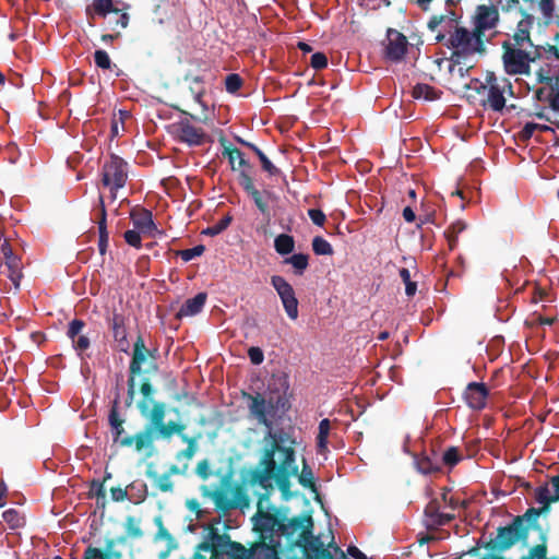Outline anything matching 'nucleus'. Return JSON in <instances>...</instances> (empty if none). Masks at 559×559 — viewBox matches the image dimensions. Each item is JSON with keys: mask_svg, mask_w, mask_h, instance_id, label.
Returning a JSON list of instances; mask_svg holds the SVG:
<instances>
[{"mask_svg": "<svg viewBox=\"0 0 559 559\" xmlns=\"http://www.w3.org/2000/svg\"><path fill=\"white\" fill-rule=\"evenodd\" d=\"M466 229V224L462 221L452 223L444 231V236L448 240L450 250H454L457 246L459 235Z\"/></svg>", "mask_w": 559, "mask_h": 559, "instance_id": "obj_38", "label": "nucleus"}, {"mask_svg": "<svg viewBox=\"0 0 559 559\" xmlns=\"http://www.w3.org/2000/svg\"><path fill=\"white\" fill-rule=\"evenodd\" d=\"M84 326L85 322L81 319H74L68 325L67 336L72 341V346L79 354L91 346L90 338L81 334Z\"/></svg>", "mask_w": 559, "mask_h": 559, "instance_id": "obj_24", "label": "nucleus"}, {"mask_svg": "<svg viewBox=\"0 0 559 559\" xmlns=\"http://www.w3.org/2000/svg\"><path fill=\"white\" fill-rule=\"evenodd\" d=\"M407 48L408 41L406 36L394 28H389L383 50L384 59L394 63L401 62L407 52Z\"/></svg>", "mask_w": 559, "mask_h": 559, "instance_id": "obj_17", "label": "nucleus"}, {"mask_svg": "<svg viewBox=\"0 0 559 559\" xmlns=\"http://www.w3.org/2000/svg\"><path fill=\"white\" fill-rule=\"evenodd\" d=\"M186 428V424L181 421L169 420L160 427L159 431L156 433V439L170 440L174 435H177L181 440L182 438H189L190 436L185 432Z\"/></svg>", "mask_w": 559, "mask_h": 559, "instance_id": "obj_29", "label": "nucleus"}, {"mask_svg": "<svg viewBox=\"0 0 559 559\" xmlns=\"http://www.w3.org/2000/svg\"><path fill=\"white\" fill-rule=\"evenodd\" d=\"M102 185L109 189L112 201L117 199V192L122 189L128 180V163L116 154L105 159L100 170Z\"/></svg>", "mask_w": 559, "mask_h": 559, "instance_id": "obj_11", "label": "nucleus"}, {"mask_svg": "<svg viewBox=\"0 0 559 559\" xmlns=\"http://www.w3.org/2000/svg\"><path fill=\"white\" fill-rule=\"evenodd\" d=\"M2 519L11 528H19L25 524V519L15 509H8L2 513Z\"/></svg>", "mask_w": 559, "mask_h": 559, "instance_id": "obj_45", "label": "nucleus"}, {"mask_svg": "<svg viewBox=\"0 0 559 559\" xmlns=\"http://www.w3.org/2000/svg\"><path fill=\"white\" fill-rule=\"evenodd\" d=\"M120 408V402H119V395L116 396V399L111 402V406L108 414V424L110 427L112 441L114 443L119 444L123 448H130L131 445L124 444L126 437H122L124 433V418L119 413Z\"/></svg>", "mask_w": 559, "mask_h": 559, "instance_id": "obj_21", "label": "nucleus"}, {"mask_svg": "<svg viewBox=\"0 0 559 559\" xmlns=\"http://www.w3.org/2000/svg\"><path fill=\"white\" fill-rule=\"evenodd\" d=\"M126 323V317L117 311H114L112 316L108 318V326L111 331L114 341L116 343V348L122 353H128L130 349Z\"/></svg>", "mask_w": 559, "mask_h": 559, "instance_id": "obj_19", "label": "nucleus"}, {"mask_svg": "<svg viewBox=\"0 0 559 559\" xmlns=\"http://www.w3.org/2000/svg\"><path fill=\"white\" fill-rule=\"evenodd\" d=\"M308 216L310 217L312 223L317 226H323L326 221L325 214L319 209L308 210Z\"/></svg>", "mask_w": 559, "mask_h": 559, "instance_id": "obj_63", "label": "nucleus"}, {"mask_svg": "<svg viewBox=\"0 0 559 559\" xmlns=\"http://www.w3.org/2000/svg\"><path fill=\"white\" fill-rule=\"evenodd\" d=\"M204 251L205 247L203 245H198L190 249L178 250L176 254L179 255L185 262H189L194 258L202 255Z\"/></svg>", "mask_w": 559, "mask_h": 559, "instance_id": "obj_50", "label": "nucleus"}, {"mask_svg": "<svg viewBox=\"0 0 559 559\" xmlns=\"http://www.w3.org/2000/svg\"><path fill=\"white\" fill-rule=\"evenodd\" d=\"M534 498L540 504H550L552 502H556L554 500V496H550V493H549L547 484L539 486L535 489Z\"/></svg>", "mask_w": 559, "mask_h": 559, "instance_id": "obj_53", "label": "nucleus"}, {"mask_svg": "<svg viewBox=\"0 0 559 559\" xmlns=\"http://www.w3.org/2000/svg\"><path fill=\"white\" fill-rule=\"evenodd\" d=\"M310 66L316 70H322L328 66V58L323 52H316L311 56Z\"/></svg>", "mask_w": 559, "mask_h": 559, "instance_id": "obj_61", "label": "nucleus"}, {"mask_svg": "<svg viewBox=\"0 0 559 559\" xmlns=\"http://www.w3.org/2000/svg\"><path fill=\"white\" fill-rule=\"evenodd\" d=\"M400 277L402 278L403 283L405 284V293L408 297H412L415 295L417 290V284L413 281H411V273L407 269L403 267L400 270Z\"/></svg>", "mask_w": 559, "mask_h": 559, "instance_id": "obj_54", "label": "nucleus"}, {"mask_svg": "<svg viewBox=\"0 0 559 559\" xmlns=\"http://www.w3.org/2000/svg\"><path fill=\"white\" fill-rule=\"evenodd\" d=\"M119 14V9L114 5V0H94L85 9L88 23L92 25L95 16L106 17L108 14Z\"/></svg>", "mask_w": 559, "mask_h": 559, "instance_id": "obj_25", "label": "nucleus"}, {"mask_svg": "<svg viewBox=\"0 0 559 559\" xmlns=\"http://www.w3.org/2000/svg\"><path fill=\"white\" fill-rule=\"evenodd\" d=\"M243 84V80L241 76L237 73H230L225 79V88L228 93H236L238 92Z\"/></svg>", "mask_w": 559, "mask_h": 559, "instance_id": "obj_51", "label": "nucleus"}, {"mask_svg": "<svg viewBox=\"0 0 559 559\" xmlns=\"http://www.w3.org/2000/svg\"><path fill=\"white\" fill-rule=\"evenodd\" d=\"M540 543L533 546L528 554L521 557L520 559H546V555L548 552L547 548V534L546 532H542L539 535Z\"/></svg>", "mask_w": 559, "mask_h": 559, "instance_id": "obj_37", "label": "nucleus"}, {"mask_svg": "<svg viewBox=\"0 0 559 559\" xmlns=\"http://www.w3.org/2000/svg\"><path fill=\"white\" fill-rule=\"evenodd\" d=\"M233 221V217L227 214L223 218H221L217 223L213 224L212 226H209L206 229L203 230L204 235L207 236H217L221 233H223L225 229L228 228Z\"/></svg>", "mask_w": 559, "mask_h": 559, "instance_id": "obj_47", "label": "nucleus"}, {"mask_svg": "<svg viewBox=\"0 0 559 559\" xmlns=\"http://www.w3.org/2000/svg\"><path fill=\"white\" fill-rule=\"evenodd\" d=\"M135 487H136V481L131 483L126 488H122V487L110 488L111 500L115 502L123 501L124 499L128 498V489L130 488L131 490H133Z\"/></svg>", "mask_w": 559, "mask_h": 559, "instance_id": "obj_55", "label": "nucleus"}, {"mask_svg": "<svg viewBox=\"0 0 559 559\" xmlns=\"http://www.w3.org/2000/svg\"><path fill=\"white\" fill-rule=\"evenodd\" d=\"M536 129H540L543 131L549 130V128L547 126H539L534 122H527V123H525V126L523 127V129L521 131V138L525 139V140L532 138V135L534 134V131Z\"/></svg>", "mask_w": 559, "mask_h": 559, "instance_id": "obj_62", "label": "nucleus"}, {"mask_svg": "<svg viewBox=\"0 0 559 559\" xmlns=\"http://www.w3.org/2000/svg\"><path fill=\"white\" fill-rule=\"evenodd\" d=\"M195 474L203 480H206L211 476L212 472L209 460L204 459L198 463Z\"/></svg>", "mask_w": 559, "mask_h": 559, "instance_id": "obj_60", "label": "nucleus"}, {"mask_svg": "<svg viewBox=\"0 0 559 559\" xmlns=\"http://www.w3.org/2000/svg\"><path fill=\"white\" fill-rule=\"evenodd\" d=\"M204 497L213 500L216 510L226 514L230 510L243 508L249 504V498L241 486L236 485L233 487L231 473L223 476L221 480V488L210 490L206 486L202 487Z\"/></svg>", "mask_w": 559, "mask_h": 559, "instance_id": "obj_6", "label": "nucleus"}, {"mask_svg": "<svg viewBox=\"0 0 559 559\" xmlns=\"http://www.w3.org/2000/svg\"><path fill=\"white\" fill-rule=\"evenodd\" d=\"M206 298V293H199L193 298L187 299L185 304L180 307L177 316L181 318L198 314L203 309Z\"/></svg>", "mask_w": 559, "mask_h": 559, "instance_id": "obj_27", "label": "nucleus"}, {"mask_svg": "<svg viewBox=\"0 0 559 559\" xmlns=\"http://www.w3.org/2000/svg\"><path fill=\"white\" fill-rule=\"evenodd\" d=\"M185 80L191 82V84L189 86L190 93L192 94L194 102L201 106L202 112L199 116H193V115L189 114L188 111L180 109L178 106H173V107L175 109L181 111L183 115L190 116L194 120L206 122L209 120V116H207L209 106L203 100V96L205 95V86H204L203 78L200 75L192 76V75L187 74L185 76Z\"/></svg>", "mask_w": 559, "mask_h": 559, "instance_id": "obj_18", "label": "nucleus"}, {"mask_svg": "<svg viewBox=\"0 0 559 559\" xmlns=\"http://www.w3.org/2000/svg\"><path fill=\"white\" fill-rule=\"evenodd\" d=\"M528 534L530 525L524 522L521 515H516L510 524L498 527L496 538L490 539L485 548L492 552H503L518 542L526 544Z\"/></svg>", "mask_w": 559, "mask_h": 559, "instance_id": "obj_9", "label": "nucleus"}, {"mask_svg": "<svg viewBox=\"0 0 559 559\" xmlns=\"http://www.w3.org/2000/svg\"><path fill=\"white\" fill-rule=\"evenodd\" d=\"M271 443L263 451L259 464L251 473V483L258 484L263 489H272V480H275L284 499L288 500L290 491V477L298 475V466L295 463V440L284 431L270 432Z\"/></svg>", "mask_w": 559, "mask_h": 559, "instance_id": "obj_2", "label": "nucleus"}, {"mask_svg": "<svg viewBox=\"0 0 559 559\" xmlns=\"http://www.w3.org/2000/svg\"><path fill=\"white\" fill-rule=\"evenodd\" d=\"M311 245L317 255H332L334 253L331 243L321 236H316Z\"/></svg>", "mask_w": 559, "mask_h": 559, "instance_id": "obj_42", "label": "nucleus"}, {"mask_svg": "<svg viewBox=\"0 0 559 559\" xmlns=\"http://www.w3.org/2000/svg\"><path fill=\"white\" fill-rule=\"evenodd\" d=\"M141 520L129 515L126 519L124 528L128 537L140 538L143 536V531L140 527Z\"/></svg>", "mask_w": 559, "mask_h": 559, "instance_id": "obj_44", "label": "nucleus"}, {"mask_svg": "<svg viewBox=\"0 0 559 559\" xmlns=\"http://www.w3.org/2000/svg\"><path fill=\"white\" fill-rule=\"evenodd\" d=\"M472 84L478 95L485 96L480 99V105L496 112H502L506 108L504 93L514 95L511 81L506 76H498L493 71L486 72L484 82L474 79Z\"/></svg>", "mask_w": 559, "mask_h": 559, "instance_id": "obj_5", "label": "nucleus"}, {"mask_svg": "<svg viewBox=\"0 0 559 559\" xmlns=\"http://www.w3.org/2000/svg\"><path fill=\"white\" fill-rule=\"evenodd\" d=\"M275 251L281 255H287L295 249L294 237L287 234H280L274 239Z\"/></svg>", "mask_w": 559, "mask_h": 559, "instance_id": "obj_36", "label": "nucleus"}, {"mask_svg": "<svg viewBox=\"0 0 559 559\" xmlns=\"http://www.w3.org/2000/svg\"><path fill=\"white\" fill-rule=\"evenodd\" d=\"M521 15H522V17L516 23V27H515L513 34L510 35L509 38L503 40L502 43H509L511 47L527 48V49L539 48V50H540L542 47L535 46L531 38V31L533 28L536 17L532 13H528L522 9H521Z\"/></svg>", "mask_w": 559, "mask_h": 559, "instance_id": "obj_13", "label": "nucleus"}, {"mask_svg": "<svg viewBox=\"0 0 559 559\" xmlns=\"http://www.w3.org/2000/svg\"><path fill=\"white\" fill-rule=\"evenodd\" d=\"M425 515L428 519L429 525L436 526V521L440 519V507L437 500H431L425 508Z\"/></svg>", "mask_w": 559, "mask_h": 559, "instance_id": "obj_49", "label": "nucleus"}, {"mask_svg": "<svg viewBox=\"0 0 559 559\" xmlns=\"http://www.w3.org/2000/svg\"><path fill=\"white\" fill-rule=\"evenodd\" d=\"M94 62L102 70H110L112 64L109 55L103 49L94 52Z\"/></svg>", "mask_w": 559, "mask_h": 559, "instance_id": "obj_52", "label": "nucleus"}, {"mask_svg": "<svg viewBox=\"0 0 559 559\" xmlns=\"http://www.w3.org/2000/svg\"><path fill=\"white\" fill-rule=\"evenodd\" d=\"M153 407L147 414L148 424L144 429L134 436H126L124 444L134 445V449L140 452L144 448L152 447L156 439V433L160 427L165 425L166 405L163 402H152Z\"/></svg>", "mask_w": 559, "mask_h": 559, "instance_id": "obj_10", "label": "nucleus"}, {"mask_svg": "<svg viewBox=\"0 0 559 559\" xmlns=\"http://www.w3.org/2000/svg\"><path fill=\"white\" fill-rule=\"evenodd\" d=\"M549 510L550 504H543L540 508H528L521 516L524 522L530 525V530H536L542 534L544 531L538 523V519L542 514L549 512Z\"/></svg>", "mask_w": 559, "mask_h": 559, "instance_id": "obj_30", "label": "nucleus"}, {"mask_svg": "<svg viewBox=\"0 0 559 559\" xmlns=\"http://www.w3.org/2000/svg\"><path fill=\"white\" fill-rule=\"evenodd\" d=\"M140 392L142 393L143 399L138 403V409L142 416H147L148 406L153 402L152 395L154 393L153 385L147 378L143 379Z\"/></svg>", "mask_w": 559, "mask_h": 559, "instance_id": "obj_32", "label": "nucleus"}, {"mask_svg": "<svg viewBox=\"0 0 559 559\" xmlns=\"http://www.w3.org/2000/svg\"><path fill=\"white\" fill-rule=\"evenodd\" d=\"M271 285L276 290L287 317L296 320L299 314V302L293 286L281 275L271 276Z\"/></svg>", "mask_w": 559, "mask_h": 559, "instance_id": "obj_14", "label": "nucleus"}, {"mask_svg": "<svg viewBox=\"0 0 559 559\" xmlns=\"http://www.w3.org/2000/svg\"><path fill=\"white\" fill-rule=\"evenodd\" d=\"M450 29L445 46L451 50L450 61L455 64L466 63L475 55L487 53L488 39H484L474 28L449 21Z\"/></svg>", "mask_w": 559, "mask_h": 559, "instance_id": "obj_3", "label": "nucleus"}, {"mask_svg": "<svg viewBox=\"0 0 559 559\" xmlns=\"http://www.w3.org/2000/svg\"><path fill=\"white\" fill-rule=\"evenodd\" d=\"M175 139L189 146H200L205 143L207 134L202 128L194 127L188 119L180 120L171 126Z\"/></svg>", "mask_w": 559, "mask_h": 559, "instance_id": "obj_16", "label": "nucleus"}, {"mask_svg": "<svg viewBox=\"0 0 559 559\" xmlns=\"http://www.w3.org/2000/svg\"><path fill=\"white\" fill-rule=\"evenodd\" d=\"M237 141L250 148L259 158L261 163L262 169L267 173L270 176H277L281 174V169L277 168L269 158L267 156L253 143L247 142L240 138H237Z\"/></svg>", "mask_w": 559, "mask_h": 559, "instance_id": "obj_28", "label": "nucleus"}, {"mask_svg": "<svg viewBox=\"0 0 559 559\" xmlns=\"http://www.w3.org/2000/svg\"><path fill=\"white\" fill-rule=\"evenodd\" d=\"M284 263L292 264L296 275H302L309 265V255L305 253H295L284 260Z\"/></svg>", "mask_w": 559, "mask_h": 559, "instance_id": "obj_39", "label": "nucleus"}, {"mask_svg": "<svg viewBox=\"0 0 559 559\" xmlns=\"http://www.w3.org/2000/svg\"><path fill=\"white\" fill-rule=\"evenodd\" d=\"M106 493L104 481L93 479L90 484V497L103 499Z\"/></svg>", "mask_w": 559, "mask_h": 559, "instance_id": "obj_59", "label": "nucleus"}, {"mask_svg": "<svg viewBox=\"0 0 559 559\" xmlns=\"http://www.w3.org/2000/svg\"><path fill=\"white\" fill-rule=\"evenodd\" d=\"M130 218L135 229L142 234L152 235L153 231L157 230L156 225L153 221V214L150 210L135 206L130 212Z\"/></svg>", "mask_w": 559, "mask_h": 559, "instance_id": "obj_23", "label": "nucleus"}, {"mask_svg": "<svg viewBox=\"0 0 559 559\" xmlns=\"http://www.w3.org/2000/svg\"><path fill=\"white\" fill-rule=\"evenodd\" d=\"M248 357L253 365H261L264 360V354L260 347L252 346L248 349Z\"/></svg>", "mask_w": 559, "mask_h": 559, "instance_id": "obj_64", "label": "nucleus"}, {"mask_svg": "<svg viewBox=\"0 0 559 559\" xmlns=\"http://www.w3.org/2000/svg\"><path fill=\"white\" fill-rule=\"evenodd\" d=\"M442 92L437 90L436 87L426 84V83H417L412 91V96L415 99H425V100H437L441 97Z\"/></svg>", "mask_w": 559, "mask_h": 559, "instance_id": "obj_31", "label": "nucleus"}, {"mask_svg": "<svg viewBox=\"0 0 559 559\" xmlns=\"http://www.w3.org/2000/svg\"><path fill=\"white\" fill-rule=\"evenodd\" d=\"M2 252L5 257V264L14 273L15 269H17V259L13 255L12 249L9 243L2 245Z\"/></svg>", "mask_w": 559, "mask_h": 559, "instance_id": "obj_58", "label": "nucleus"}, {"mask_svg": "<svg viewBox=\"0 0 559 559\" xmlns=\"http://www.w3.org/2000/svg\"><path fill=\"white\" fill-rule=\"evenodd\" d=\"M140 234L141 231L138 229H129L123 234V238L129 246L140 249L142 246V238Z\"/></svg>", "mask_w": 559, "mask_h": 559, "instance_id": "obj_57", "label": "nucleus"}, {"mask_svg": "<svg viewBox=\"0 0 559 559\" xmlns=\"http://www.w3.org/2000/svg\"><path fill=\"white\" fill-rule=\"evenodd\" d=\"M297 476H298L299 484L302 487L308 488L312 492H314L317 495L316 499L320 501V497L318 495V490H317V486H316V481H314L313 472H312L311 467L306 463V461H304L301 472H300V474L298 473Z\"/></svg>", "mask_w": 559, "mask_h": 559, "instance_id": "obj_33", "label": "nucleus"}, {"mask_svg": "<svg viewBox=\"0 0 559 559\" xmlns=\"http://www.w3.org/2000/svg\"><path fill=\"white\" fill-rule=\"evenodd\" d=\"M157 349L150 350L146 348L144 340L139 335L133 344L132 358L129 365V379H128V397L126 400V406L130 407L135 393V376L141 374L142 366L148 362L146 372H156L158 365L156 362Z\"/></svg>", "mask_w": 559, "mask_h": 559, "instance_id": "obj_7", "label": "nucleus"}, {"mask_svg": "<svg viewBox=\"0 0 559 559\" xmlns=\"http://www.w3.org/2000/svg\"><path fill=\"white\" fill-rule=\"evenodd\" d=\"M130 16L127 12L119 10V14L108 20V26L111 31H120L128 26Z\"/></svg>", "mask_w": 559, "mask_h": 559, "instance_id": "obj_48", "label": "nucleus"}, {"mask_svg": "<svg viewBox=\"0 0 559 559\" xmlns=\"http://www.w3.org/2000/svg\"><path fill=\"white\" fill-rule=\"evenodd\" d=\"M219 519L207 526V534L198 545L199 550L212 552L211 559H250L251 547L246 548L238 542H233L226 533L221 534L216 525Z\"/></svg>", "mask_w": 559, "mask_h": 559, "instance_id": "obj_4", "label": "nucleus"}, {"mask_svg": "<svg viewBox=\"0 0 559 559\" xmlns=\"http://www.w3.org/2000/svg\"><path fill=\"white\" fill-rule=\"evenodd\" d=\"M501 49V61L508 75H530L531 64L542 57L539 48L511 47L509 43H502Z\"/></svg>", "mask_w": 559, "mask_h": 559, "instance_id": "obj_8", "label": "nucleus"}, {"mask_svg": "<svg viewBox=\"0 0 559 559\" xmlns=\"http://www.w3.org/2000/svg\"><path fill=\"white\" fill-rule=\"evenodd\" d=\"M147 476L154 481V485L162 492L173 491L174 483L171 481L170 477L166 473L158 475L156 472H147Z\"/></svg>", "mask_w": 559, "mask_h": 559, "instance_id": "obj_40", "label": "nucleus"}, {"mask_svg": "<svg viewBox=\"0 0 559 559\" xmlns=\"http://www.w3.org/2000/svg\"><path fill=\"white\" fill-rule=\"evenodd\" d=\"M201 437V432H198L195 436L182 438V442L187 443V448L177 452L176 460H191L198 451V441Z\"/></svg>", "mask_w": 559, "mask_h": 559, "instance_id": "obj_34", "label": "nucleus"}, {"mask_svg": "<svg viewBox=\"0 0 559 559\" xmlns=\"http://www.w3.org/2000/svg\"><path fill=\"white\" fill-rule=\"evenodd\" d=\"M499 11L495 5L479 4L476 7L472 16L473 28L484 38L491 40L492 35L488 32L493 31L499 23Z\"/></svg>", "mask_w": 559, "mask_h": 559, "instance_id": "obj_12", "label": "nucleus"}, {"mask_svg": "<svg viewBox=\"0 0 559 559\" xmlns=\"http://www.w3.org/2000/svg\"><path fill=\"white\" fill-rule=\"evenodd\" d=\"M489 391L484 383L471 382L467 384L464 399L468 407L480 411L486 407Z\"/></svg>", "mask_w": 559, "mask_h": 559, "instance_id": "obj_22", "label": "nucleus"}, {"mask_svg": "<svg viewBox=\"0 0 559 559\" xmlns=\"http://www.w3.org/2000/svg\"><path fill=\"white\" fill-rule=\"evenodd\" d=\"M288 508L272 506L263 510L259 502L252 518L259 542L251 546L250 559H280L284 550L300 548L306 559H334L330 548L346 559L342 549L332 540L328 547L313 535V520L310 514L288 519Z\"/></svg>", "mask_w": 559, "mask_h": 559, "instance_id": "obj_1", "label": "nucleus"}, {"mask_svg": "<svg viewBox=\"0 0 559 559\" xmlns=\"http://www.w3.org/2000/svg\"><path fill=\"white\" fill-rule=\"evenodd\" d=\"M462 461V454L457 447H449L442 454V463L449 467H453Z\"/></svg>", "mask_w": 559, "mask_h": 559, "instance_id": "obj_46", "label": "nucleus"}, {"mask_svg": "<svg viewBox=\"0 0 559 559\" xmlns=\"http://www.w3.org/2000/svg\"><path fill=\"white\" fill-rule=\"evenodd\" d=\"M331 429V423L328 418L319 423V432L317 436V451L324 454L328 451V438Z\"/></svg>", "mask_w": 559, "mask_h": 559, "instance_id": "obj_35", "label": "nucleus"}, {"mask_svg": "<svg viewBox=\"0 0 559 559\" xmlns=\"http://www.w3.org/2000/svg\"><path fill=\"white\" fill-rule=\"evenodd\" d=\"M245 396L250 401V404H249L250 414L261 425H263L270 429L269 433L272 432L271 431L272 421L267 417L269 413L273 412L275 408L272 401L266 403L265 399L260 393H257L255 395L245 394Z\"/></svg>", "mask_w": 559, "mask_h": 559, "instance_id": "obj_20", "label": "nucleus"}, {"mask_svg": "<svg viewBox=\"0 0 559 559\" xmlns=\"http://www.w3.org/2000/svg\"><path fill=\"white\" fill-rule=\"evenodd\" d=\"M416 466L418 472L428 475L441 471L440 464L429 456H421L416 460Z\"/></svg>", "mask_w": 559, "mask_h": 559, "instance_id": "obj_41", "label": "nucleus"}, {"mask_svg": "<svg viewBox=\"0 0 559 559\" xmlns=\"http://www.w3.org/2000/svg\"><path fill=\"white\" fill-rule=\"evenodd\" d=\"M219 143L224 147L223 156L228 157L230 167L234 171L238 170L239 168L251 167L249 162L245 158L243 153L237 147H231L230 145H227L228 141L224 136L219 139Z\"/></svg>", "mask_w": 559, "mask_h": 559, "instance_id": "obj_26", "label": "nucleus"}, {"mask_svg": "<svg viewBox=\"0 0 559 559\" xmlns=\"http://www.w3.org/2000/svg\"><path fill=\"white\" fill-rule=\"evenodd\" d=\"M239 185L243 191L252 199L254 205L262 215H270V207L267 200L273 197L269 190L260 191L255 188L252 177L246 169L239 171Z\"/></svg>", "mask_w": 559, "mask_h": 559, "instance_id": "obj_15", "label": "nucleus"}, {"mask_svg": "<svg viewBox=\"0 0 559 559\" xmlns=\"http://www.w3.org/2000/svg\"><path fill=\"white\" fill-rule=\"evenodd\" d=\"M118 543H123L124 537H120L117 539ZM116 545V539H107L105 543V549H100V559H121L122 552L119 550H115L114 547Z\"/></svg>", "mask_w": 559, "mask_h": 559, "instance_id": "obj_43", "label": "nucleus"}, {"mask_svg": "<svg viewBox=\"0 0 559 559\" xmlns=\"http://www.w3.org/2000/svg\"><path fill=\"white\" fill-rule=\"evenodd\" d=\"M97 224H98V231H108L107 230V211L105 206V200L103 195L98 197V217H97Z\"/></svg>", "mask_w": 559, "mask_h": 559, "instance_id": "obj_56", "label": "nucleus"}]
</instances>
